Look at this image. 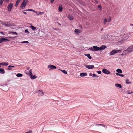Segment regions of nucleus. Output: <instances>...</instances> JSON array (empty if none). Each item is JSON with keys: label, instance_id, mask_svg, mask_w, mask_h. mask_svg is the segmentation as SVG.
<instances>
[{"label": "nucleus", "instance_id": "nucleus-1", "mask_svg": "<svg viewBox=\"0 0 133 133\" xmlns=\"http://www.w3.org/2000/svg\"><path fill=\"white\" fill-rule=\"evenodd\" d=\"M121 52V51L120 50H114L110 52V56L113 55L117 53H120Z\"/></svg>", "mask_w": 133, "mask_h": 133}, {"label": "nucleus", "instance_id": "nucleus-2", "mask_svg": "<svg viewBox=\"0 0 133 133\" xmlns=\"http://www.w3.org/2000/svg\"><path fill=\"white\" fill-rule=\"evenodd\" d=\"M29 75L31 79H36L37 78V77L35 75H32L31 69H30L29 70Z\"/></svg>", "mask_w": 133, "mask_h": 133}, {"label": "nucleus", "instance_id": "nucleus-3", "mask_svg": "<svg viewBox=\"0 0 133 133\" xmlns=\"http://www.w3.org/2000/svg\"><path fill=\"white\" fill-rule=\"evenodd\" d=\"M48 68L49 69V70L50 71L54 69H56L57 67L56 66H54L53 65L50 64L48 66Z\"/></svg>", "mask_w": 133, "mask_h": 133}, {"label": "nucleus", "instance_id": "nucleus-4", "mask_svg": "<svg viewBox=\"0 0 133 133\" xmlns=\"http://www.w3.org/2000/svg\"><path fill=\"white\" fill-rule=\"evenodd\" d=\"M1 24L5 26H8L10 25V24L9 22H2Z\"/></svg>", "mask_w": 133, "mask_h": 133}, {"label": "nucleus", "instance_id": "nucleus-5", "mask_svg": "<svg viewBox=\"0 0 133 133\" xmlns=\"http://www.w3.org/2000/svg\"><path fill=\"white\" fill-rule=\"evenodd\" d=\"M132 47H133L132 45L128 47L126 50L127 51V53H128L129 52H133Z\"/></svg>", "mask_w": 133, "mask_h": 133}, {"label": "nucleus", "instance_id": "nucleus-6", "mask_svg": "<svg viewBox=\"0 0 133 133\" xmlns=\"http://www.w3.org/2000/svg\"><path fill=\"white\" fill-rule=\"evenodd\" d=\"M130 36L129 34H125L123 36V40H125L127 39H128Z\"/></svg>", "mask_w": 133, "mask_h": 133}, {"label": "nucleus", "instance_id": "nucleus-7", "mask_svg": "<svg viewBox=\"0 0 133 133\" xmlns=\"http://www.w3.org/2000/svg\"><path fill=\"white\" fill-rule=\"evenodd\" d=\"M102 72L103 73L107 74H109L110 73V72L106 69H103Z\"/></svg>", "mask_w": 133, "mask_h": 133}, {"label": "nucleus", "instance_id": "nucleus-8", "mask_svg": "<svg viewBox=\"0 0 133 133\" xmlns=\"http://www.w3.org/2000/svg\"><path fill=\"white\" fill-rule=\"evenodd\" d=\"M13 6V4L11 3H10V4L8 5L7 8L9 12H10L11 11V10Z\"/></svg>", "mask_w": 133, "mask_h": 133}, {"label": "nucleus", "instance_id": "nucleus-9", "mask_svg": "<svg viewBox=\"0 0 133 133\" xmlns=\"http://www.w3.org/2000/svg\"><path fill=\"white\" fill-rule=\"evenodd\" d=\"M82 32V30L78 29H75L74 30V33L76 35H78L79 34Z\"/></svg>", "mask_w": 133, "mask_h": 133}, {"label": "nucleus", "instance_id": "nucleus-10", "mask_svg": "<svg viewBox=\"0 0 133 133\" xmlns=\"http://www.w3.org/2000/svg\"><path fill=\"white\" fill-rule=\"evenodd\" d=\"M95 126L97 127H99L100 126H102L105 129H107V126L101 124H96L95 125Z\"/></svg>", "mask_w": 133, "mask_h": 133}, {"label": "nucleus", "instance_id": "nucleus-11", "mask_svg": "<svg viewBox=\"0 0 133 133\" xmlns=\"http://www.w3.org/2000/svg\"><path fill=\"white\" fill-rule=\"evenodd\" d=\"M9 40H8L7 39H6L4 38H0V43L3 42H6L7 41H9Z\"/></svg>", "mask_w": 133, "mask_h": 133}, {"label": "nucleus", "instance_id": "nucleus-12", "mask_svg": "<svg viewBox=\"0 0 133 133\" xmlns=\"http://www.w3.org/2000/svg\"><path fill=\"white\" fill-rule=\"evenodd\" d=\"M37 92L39 93L38 96H42L44 95V92L42 90H40Z\"/></svg>", "mask_w": 133, "mask_h": 133}, {"label": "nucleus", "instance_id": "nucleus-13", "mask_svg": "<svg viewBox=\"0 0 133 133\" xmlns=\"http://www.w3.org/2000/svg\"><path fill=\"white\" fill-rule=\"evenodd\" d=\"M92 47L93 48L94 51H97L99 50V47L97 46H94Z\"/></svg>", "mask_w": 133, "mask_h": 133}, {"label": "nucleus", "instance_id": "nucleus-14", "mask_svg": "<svg viewBox=\"0 0 133 133\" xmlns=\"http://www.w3.org/2000/svg\"><path fill=\"white\" fill-rule=\"evenodd\" d=\"M94 65H87L85 66L86 68L89 69H91L93 68H94Z\"/></svg>", "mask_w": 133, "mask_h": 133}, {"label": "nucleus", "instance_id": "nucleus-15", "mask_svg": "<svg viewBox=\"0 0 133 133\" xmlns=\"http://www.w3.org/2000/svg\"><path fill=\"white\" fill-rule=\"evenodd\" d=\"M107 46L105 45H102L99 47V50H104L107 48Z\"/></svg>", "mask_w": 133, "mask_h": 133}, {"label": "nucleus", "instance_id": "nucleus-16", "mask_svg": "<svg viewBox=\"0 0 133 133\" xmlns=\"http://www.w3.org/2000/svg\"><path fill=\"white\" fill-rule=\"evenodd\" d=\"M63 8L62 5L60 4L58 8L59 11V12H61L62 11V10Z\"/></svg>", "mask_w": 133, "mask_h": 133}, {"label": "nucleus", "instance_id": "nucleus-17", "mask_svg": "<svg viewBox=\"0 0 133 133\" xmlns=\"http://www.w3.org/2000/svg\"><path fill=\"white\" fill-rule=\"evenodd\" d=\"M69 18L71 21H72L74 19L73 17L70 14H69L68 16Z\"/></svg>", "mask_w": 133, "mask_h": 133}, {"label": "nucleus", "instance_id": "nucleus-18", "mask_svg": "<svg viewBox=\"0 0 133 133\" xmlns=\"http://www.w3.org/2000/svg\"><path fill=\"white\" fill-rule=\"evenodd\" d=\"M115 86L117 88H121L122 87V86L121 85L119 84H115Z\"/></svg>", "mask_w": 133, "mask_h": 133}, {"label": "nucleus", "instance_id": "nucleus-19", "mask_svg": "<svg viewBox=\"0 0 133 133\" xmlns=\"http://www.w3.org/2000/svg\"><path fill=\"white\" fill-rule=\"evenodd\" d=\"M87 74L86 73H81L80 74V76L81 77H83L87 76Z\"/></svg>", "mask_w": 133, "mask_h": 133}, {"label": "nucleus", "instance_id": "nucleus-20", "mask_svg": "<svg viewBox=\"0 0 133 133\" xmlns=\"http://www.w3.org/2000/svg\"><path fill=\"white\" fill-rule=\"evenodd\" d=\"M5 73V71H4V69L2 68H0V73L1 74H4Z\"/></svg>", "mask_w": 133, "mask_h": 133}, {"label": "nucleus", "instance_id": "nucleus-21", "mask_svg": "<svg viewBox=\"0 0 133 133\" xmlns=\"http://www.w3.org/2000/svg\"><path fill=\"white\" fill-rule=\"evenodd\" d=\"M1 65H2L7 66L8 65V63L7 62H4L1 63Z\"/></svg>", "mask_w": 133, "mask_h": 133}, {"label": "nucleus", "instance_id": "nucleus-22", "mask_svg": "<svg viewBox=\"0 0 133 133\" xmlns=\"http://www.w3.org/2000/svg\"><path fill=\"white\" fill-rule=\"evenodd\" d=\"M85 55L87 56L88 58L89 59H90L92 58V57L90 56V54H85Z\"/></svg>", "mask_w": 133, "mask_h": 133}, {"label": "nucleus", "instance_id": "nucleus-23", "mask_svg": "<svg viewBox=\"0 0 133 133\" xmlns=\"http://www.w3.org/2000/svg\"><path fill=\"white\" fill-rule=\"evenodd\" d=\"M44 12H41V11H37V12L36 13V14L38 15H41V14H44Z\"/></svg>", "mask_w": 133, "mask_h": 133}, {"label": "nucleus", "instance_id": "nucleus-24", "mask_svg": "<svg viewBox=\"0 0 133 133\" xmlns=\"http://www.w3.org/2000/svg\"><path fill=\"white\" fill-rule=\"evenodd\" d=\"M116 71L119 73H121L122 72V71L119 69H118L116 70Z\"/></svg>", "mask_w": 133, "mask_h": 133}, {"label": "nucleus", "instance_id": "nucleus-25", "mask_svg": "<svg viewBox=\"0 0 133 133\" xmlns=\"http://www.w3.org/2000/svg\"><path fill=\"white\" fill-rule=\"evenodd\" d=\"M26 5L25 4H23V3H22L20 6L21 8H22V9H23V8L24 7L26 6Z\"/></svg>", "mask_w": 133, "mask_h": 133}, {"label": "nucleus", "instance_id": "nucleus-26", "mask_svg": "<svg viewBox=\"0 0 133 133\" xmlns=\"http://www.w3.org/2000/svg\"><path fill=\"white\" fill-rule=\"evenodd\" d=\"M126 83L127 84H129L131 83V82L128 79H126Z\"/></svg>", "mask_w": 133, "mask_h": 133}, {"label": "nucleus", "instance_id": "nucleus-27", "mask_svg": "<svg viewBox=\"0 0 133 133\" xmlns=\"http://www.w3.org/2000/svg\"><path fill=\"white\" fill-rule=\"evenodd\" d=\"M30 28H31L32 30H35L36 29V28L33 26H30Z\"/></svg>", "mask_w": 133, "mask_h": 133}, {"label": "nucleus", "instance_id": "nucleus-28", "mask_svg": "<svg viewBox=\"0 0 133 133\" xmlns=\"http://www.w3.org/2000/svg\"><path fill=\"white\" fill-rule=\"evenodd\" d=\"M59 70H61V71L64 74H67V72L65 70H61L60 69H59Z\"/></svg>", "mask_w": 133, "mask_h": 133}, {"label": "nucleus", "instance_id": "nucleus-29", "mask_svg": "<svg viewBox=\"0 0 133 133\" xmlns=\"http://www.w3.org/2000/svg\"><path fill=\"white\" fill-rule=\"evenodd\" d=\"M16 76L19 77H21L22 76V74H21L18 73L16 75Z\"/></svg>", "mask_w": 133, "mask_h": 133}, {"label": "nucleus", "instance_id": "nucleus-30", "mask_svg": "<svg viewBox=\"0 0 133 133\" xmlns=\"http://www.w3.org/2000/svg\"><path fill=\"white\" fill-rule=\"evenodd\" d=\"M133 93V91L130 90H128L127 91V94H129Z\"/></svg>", "mask_w": 133, "mask_h": 133}, {"label": "nucleus", "instance_id": "nucleus-31", "mask_svg": "<svg viewBox=\"0 0 133 133\" xmlns=\"http://www.w3.org/2000/svg\"><path fill=\"white\" fill-rule=\"evenodd\" d=\"M21 0H17L16 1V3L15 4L16 6H17V5L21 1Z\"/></svg>", "mask_w": 133, "mask_h": 133}, {"label": "nucleus", "instance_id": "nucleus-32", "mask_svg": "<svg viewBox=\"0 0 133 133\" xmlns=\"http://www.w3.org/2000/svg\"><path fill=\"white\" fill-rule=\"evenodd\" d=\"M108 22V21L106 18H105L103 21V23L104 24H105L106 22Z\"/></svg>", "mask_w": 133, "mask_h": 133}, {"label": "nucleus", "instance_id": "nucleus-33", "mask_svg": "<svg viewBox=\"0 0 133 133\" xmlns=\"http://www.w3.org/2000/svg\"><path fill=\"white\" fill-rule=\"evenodd\" d=\"M127 51H126V50H125L123 51V52L122 54L121 55H124L125 54H128V53H127Z\"/></svg>", "mask_w": 133, "mask_h": 133}, {"label": "nucleus", "instance_id": "nucleus-34", "mask_svg": "<svg viewBox=\"0 0 133 133\" xmlns=\"http://www.w3.org/2000/svg\"><path fill=\"white\" fill-rule=\"evenodd\" d=\"M27 2V0H24L22 3H23V4H25L26 5Z\"/></svg>", "mask_w": 133, "mask_h": 133}, {"label": "nucleus", "instance_id": "nucleus-35", "mask_svg": "<svg viewBox=\"0 0 133 133\" xmlns=\"http://www.w3.org/2000/svg\"><path fill=\"white\" fill-rule=\"evenodd\" d=\"M92 75L93 77H98V76L96 75V74H92Z\"/></svg>", "mask_w": 133, "mask_h": 133}, {"label": "nucleus", "instance_id": "nucleus-36", "mask_svg": "<svg viewBox=\"0 0 133 133\" xmlns=\"http://www.w3.org/2000/svg\"><path fill=\"white\" fill-rule=\"evenodd\" d=\"M3 1V0H0V6L2 4Z\"/></svg>", "mask_w": 133, "mask_h": 133}, {"label": "nucleus", "instance_id": "nucleus-37", "mask_svg": "<svg viewBox=\"0 0 133 133\" xmlns=\"http://www.w3.org/2000/svg\"><path fill=\"white\" fill-rule=\"evenodd\" d=\"M10 32L12 34H15V35H17V33L16 32L12 31V32Z\"/></svg>", "mask_w": 133, "mask_h": 133}, {"label": "nucleus", "instance_id": "nucleus-38", "mask_svg": "<svg viewBox=\"0 0 133 133\" xmlns=\"http://www.w3.org/2000/svg\"><path fill=\"white\" fill-rule=\"evenodd\" d=\"M25 33L28 34L29 33V32L28 30L27 29H26L25 30Z\"/></svg>", "mask_w": 133, "mask_h": 133}, {"label": "nucleus", "instance_id": "nucleus-39", "mask_svg": "<svg viewBox=\"0 0 133 133\" xmlns=\"http://www.w3.org/2000/svg\"><path fill=\"white\" fill-rule=\"evenodd\" d=\"M89 50H90V51H94V49H93V47H91L90 48H89Z\"/></svg>", "mask_w": 133, "mask_h": 133}, {"label": "nucleus", "instance_id": "nucleus-40", "mask_svg": "<svg viewBox=\"0 0 133 133\" xmlns=\"http://www.w3.org/2000/svg\"><path fill=\"white\" fill-rule=\"evenodd\" d=\"M111 20V18L110 17H109L107 20L108 21V22H110Z\"/></svg>", "mask_w": 133, "mask_h": 133}, {"label": "nucleus", "instance_id": "nucleus-41", "mask_svg": "<svg viewBox=\"0 0 133 133\" xmlns=\"http://www.w3.org/2000/svg\"><path fill=\"white\" fill-rule=\"evenodd\" d=\"M33 11V10L30 9H27V10H25V11Z\"/></svg>", "mask_w": 133, "mask_h": 133}, {"label": "nucleus", "instance_id": "nucleus-42", "mask_svg": "<svg viewBox=\"0 0 133 133\" xmlns=\"http://www.w3.org/2000/svg\"><path fill=\"white\" fill-rule=\"evenodd\" d=\"M97 72L98 74H100L101 73V72L100 71H97Z\"/></svg>", "mask_w": 133, "mask_h": 133}, {"label": "nucleus", "instance_id": "nucleus-43", "mask_svg": "<svg viewBox=\"0 0 133 133\" xmlns=\"http://www.w3.org/2000/svg\"><path fill=\"white\" fill-rule=\"evenodd\" d=\"M22 43H28L29 42L28 41H24L22 42Z\"/></svg>", "mask_w": 133, "mask_h": 133}, {"label": "nucleus", "instance_id": "nucleus-44", "mask_svg": "<svg viewBox=\"0 0 133 133\" xmlns=\"http://www.w3.org/2000/svg\"><path fill=\"white\" fill-rule=\"evenodd\" d=\"M9 68H13L14 67V66L9 65L8 66Z\"/></svg>", "mask_w": 133, "mask_h": 133}, {"label": "nucleus", "instance_id": "nucleus-45", "mask_svg": "<svg viewBox=\"0 0 133 133\" xmlns=\"http://www.w3.org/2000/svg\"><path fill=\"white\" fill-rule=\"evenodd\" d=\"M25 133H32V131L31 130H30L28 132H25Z\"/></svg>", "mask_w": 133, "mask_h": 133}, {"label": "nucleus", "instance_id": "nucleus-46", "mask_svg": "<svg viewBox=\"0 0 133 133\" xmlns=\"http://www.w3.org/2000/svg\"><path fill=\"white\" fill-rule=\"evenodd\" d=\"M98 9H101V6L100 5H98Z\"/></svg>", "mask_w": 133, "mask_h": 133}, {"label": "nucleus", "instance_id": "nucleus-47", "mask_svg": "<svg viewBox=\"0 0 133 133\" xmlns=\"http://www.w3.org/2000/svg\"><path fill=\"white\" fill-rule=\"evenodd\" d=\"M25 10H24L23 11V13L24 14H26L27 13H26V12H25Z\"/></svg>", "mask_w": 133, "mask_h": 133}, {"label": "nucleus", "instance_id": "nucleus-48", "mask_svg": "<svg viewBox=\"0 0 133 133\" xmlns=\"http://www.w3.org/2000/svg\"><path fill=\"white\" fill-rule=\"evenodd\" d=\"M89 75L90 76H91L92 75V74L91 73H89Z\"/></svg>", "mask_w": 133, "mask_h": 133}, {"label": "nucleus", "instance_id": "nucleus-49", "mask_svg": "<svg viewBox=\"0 0 133 133\" xmlns=\"http://www.w3.org/2000/svg\"><path fill=\"white\" fill-rule=\"evenodd\" d=\"M119 76H121L122 77H123L124 76V75L123 74H120Z\"/></svg>", "mask_w": 133, "mask_h": 133}, {"label": "nucleus", "instance_id": "nucleus-50", "mask_svg": "<svg viewBox=\"0 0 133 133\" xmlns=\"http://www.w3.org/2000/svg\"><path fill=\"white\" fill-rule=\"evenodd\" d=\"M54 0H51L50 1V2L51 3H52L53 1H54Z\"/></svg>", "mask_w": 133, "mask_h": 133}, {"label": "nucleus", "instance_id": "nucleus-51", "mask_svg": "<svg viewBox=\"0 0 133 133\" xmlns=\"http://www.w3.org/2000/svg\"><path fill=\"white\" fill-rule=\"evenodd\" d=\"M33 11L34 12H35L36 14V13L37 12V11H34V10H33V11Z\"/></svg>", "mask_w": 133, "mask_h": 133}, {"label": "nucleus", "instance_id": "nucleus-52", "mask_svg": "<svg viewBox=\"0 0 133 133\" xmlns=\"http://www.w3.org/2000/svg\"><path fill=\"white\" fill-rule=\"evenodd\" d=\"M33 11L34 12H35L36 14V13L37 12V11H34V10H33V11Z\"/></svg>", "mask_w": 133, "mask_h": 133}, {"label": "nucleus", "instance_id": "nucleus-53", "mask_svg": "<svg viewBox=\"0 0 133 133\" xmlns=\"http://www.w3.org/2000/svg\"><path fill=\"white\" fill-rule=\"evenodd\" d=\"M116 74L117 75H118V76H119V75H120V74L118 73H116Z\"/></svg>", "mask_w": 133, "mask_h": 133}, {"label": "nucleus", "instance_id": "nucleus-54", "mask_svg": "<svg viewBox=\"0 0 133 133\" xmlns=\"http://www.w3.org/2000/svg\"><path fill=\"white\" fill-rule=\"evenodd\" d=\"M8 70H12V69L11 68H8Z\"/></svg>", "mask_w": 133, "mask_h": 133}, {"label": "nucleus", "instance_id": "nucleus-55", "mask_svg": "<svg viewBox=\"0 0 133 133\" xmlns=\"http://www.w3.org/2000/svg\"><path fill=\"white\" fill-rule=\"evenodd\" d=\"M0 33H1L2 34H4V33H3V32H0Z\"/></svg>", "mask_w": 133, "mask_h": 133}, {"label": "nucleus", "instance_id": "nucleus-56", "mask_svg": "<svg viewBox=\"0 0 133 133\" xmlns=\"http://www.w3.org/2000/svg\"><path fill=\"white\" fill-rule=\"evenodd\" d=\"M95 2H96V3H98V1H95Z\"/></svg>", "mask_w": 133, "mask_h": 133}, {"label": "nucleus", "instance_id": "nucleus-57", "mask_svg": "<svg viewBox=\"0 0 133 133\" xmlns=\"http://www.w3.org/2000/svg\"><path fill=\"white\" fill-rule=\"evenodd\" d=\"M130 26H133V24H130Z\"/></svg>", "mask_w": 133, "mask_h": 133}, {"label": "nucleus", "instance_id": "nucleus-58", "mask_svg": "<svg viewBox=\"0 0 133 133\" xmlns=\"http://www.w3.org/2000/svg\"><path fill=\"white\" fill-rule=\"evenodd\" d=\"M2 21H1L0 20V23H2Z\"/></svg>", "mask_w": 133, "mask_h": 133}, {"label": "nucleus", "instance_id": "nucleus-59", "mask_svg": "<svg viewBox=\"0 0 133 133\" xmlns=\"http://www.w3.org/2000/svg\"><path fill=\"white\" fill-rule=\"evenodd\" d=\"M132 46L133 47H132V51H133V45H132Z\"/></svg>", "mask_w": 133, "mask_h": 133}, {"label": "nucleus", "instance_id": "nucleus-60", "mask_svg": "<svg viewBox=\"0 0 133 133\" xmlns=\"http://www.w3.org/2000/svg\"><path fill=\"white\" fill-rule=\"evenodd\" d=\"M1 63H0V67H1Z\"/></svg>", "mask_w": 133, "mask_h": 133}, {"label": "nucleus", "instance_id": "nucleus-61", "mask_svg": "<svg viewBox=\"0 0 133 133\" xmlns=\"http://www.w3.org/2000/svg\"><path fill=\"white\" fill-rule=\"evenodd\" d=\"M102 30H103V29H101V31H102Z\"/></svg>", "mask_w": 133, "mask_h": 133}]
</instances>
